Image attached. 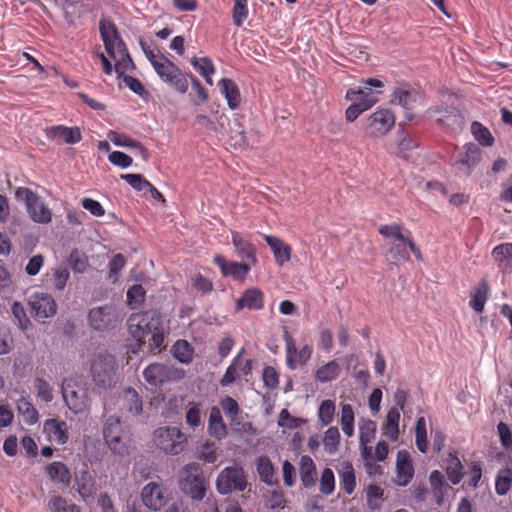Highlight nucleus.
I'll use <instances>...</instances> for the list:
<instances>
[{
    "mask_svg": "<svg viewBox=\"0 0 512 512\" xmlns=\"http://www.w3.org/2000/svg\"><path fill=\"white\" fill-rule=\"evenodd\" d=\"M417 93L411 89L396 88L392 93L391 103L403 107L405 110L413 109Z\"/></svg>",
    "mask_w": 512,
    "mask_h": 512,
    "instance_id": "e433bc0d",
    "label": "nucleus"
},
{
    "mask_svg": "<svg viewBox=\"0 0 512 512\" xmlns=\"http://www.w3.org/2000/svg\"><path fill=\"white\" fill-rule=\"evenodd\" d=\"M489 297V286L486 281L479 282L471 292L469 306L477 313L484 311L485 303Z\"/></svg>",
    "mask_w": 512,
    "mask_h": 512,
    "instance_id": "c85d7f7f",
    "label": "nucleus"
},
{
    "mask_svg": "<svg viewBox=\"0 0 512 512\" xmlns=\"http://www.w3.org/2000/svg\"><path fill=\"white\" fill-rule=\"evenodd\" d=\"M123 409L131 415H140L143 411V403L140 395L134 388H126L122 394Z\"/></svg>",
    "mask_w": 512,
    "mask_h": 512,
    "instance_id": "cd10ccee",
    "label": "nucleus"
},
{
    "mask_svg": "<svg viewBox=\"0 0 512 512\" xmlns=\"http://www.w3.org/2000/svg\"><path fill=\"white\" fill-rule=\"evenodd\" d=\"M188 78L191 81V85H192L193 91H195V93H196V96L192 98V102L195 105H200V104L205 103L206 101H208V98H209L208 92L203 87L201 82L192 73L188 74L187 79Z\"/></svg>",
    "mask_w": 512,
    "mask_h": 512,
    "instance_id": "e2e57ef3",
    "label": "nucleus"
},
{
    "mask_svg": "<svg viewBox=\"0 0 512 512\" xmlns=\"http://www.w3.org/2000/svg\"><path fill=\"white\" fill-rule=\"evenodd\" d=\"M17 411L22 417V421L27 425H33L38 421V411L25 397L17 400Z\"/></svg>",
    "mask_w": 512,
    "mask_h": 512,
    "instance_id": "58836bf2",
    "label": "nucleus"
},
{
    "mask_svg": "<svg viewBox=\"0 0 512 512\" xmlns=\"http://www.w3.org/2000/svg\"><path fill=\"white\" fill-rule=\"evenodd\" d=\"M119 321L118 311L113 305L94 307L88 312V323L97 331L112 330Z\"/></svg>",
    "mask_w": 512,
    "mask_h": 512,
    "instance_id": "9d476101",
    "label": "nucleus"
},
{
    "mask_svg": "<svg viewBox=\"0 0 512 512\" xmlns=\"http://www.w3.org/2000/svg\"><path fill=\"white\" fill-rule=\"evenodd\" d=\"M446 474L449 481L456 485L463 479V465L456 454L450 453L446 459Z\"/></svg>",
    "mask_w": 512,
    "mask_h": 512,
    "instance_id": "4c0bfd02",
    "label": "nucleus"
},
{
    "mask_svg": "<svg viewBox=\"0 0 512 512\" xmlns=\"http://www.w3.org/2000/svg\"><path fill=\"white\" fill-rule=\"evenodd\" d=\"M378 232L384 238L392 240V242L408 241L410 238V232L407 231V235L402 233V227L399 224L393 223L389 225H381L378 228Z\"/></svg>",
    "mask_w": 512,
    "mask_h": 512,
    "instance_id": "a18cd8bd",
    "label": "nucleus"
},
{
    "mask_svg": "<svg viewBox=\"0 0 512 512\" xmlns=\"http://www.w3.org/2000/svg\"><path fill=\"white\" fill-rule=\"evenodd\" d=\"M11 310L14 318L17 320L19 328L22 331L28 330L29 326L31 325V322L28 316L26 315V311L23 305L19 302H14Z\"/></svg>",
    "mask_w": 512,
    "mask_h": 512,
    "instance_id": "338daca9",
    "label": "nucleus"
},
{
    "mask_svg": "<svg viewBox=\"0 0 512 512\" xmlns=\"http://www.w3.org/2000/svg\"><path fill=\"white\" fill-rule=\"evenodd\" d=\"M108 139L117 146L129 147L136 149L144 160L148 159V150L138 141L129 136L110 130L107 134Z\"/></svg>",
    "mask_w": 512,
    "mask_h": 512,
    "instance_id": "a878e982",
    "label": "nucleus"
},
{
    "mask_svg": "<svg viewBox=\"0 0 512 512\" xmlns=\"http://www.w3.org/2000/svg\"><path fill=\"white\" fill-rule=\"evenodd\" d=\"M161 322L160 313L150 310L131 314L127 320V327L129 333L140 347L145 343V338L152 331H155L157 327L161 326Z\"/></svg>",
    "mask_w": 512,
    "mask_h": 512,
    "instance_id": "f03ea898",
    "label": "nucleus"
},
{
    "mask_svg": "<svg viewBox=\"0 0 512 512\" xmlns=\"http://www.w3.org/2000/svg\"><path fill=\"white\" fill-rule=\"evenodd\" d=\"M247 480L243 468L231 466L224 468L216 480V488L220 494H229L232 491H244Z\"/></svg>",
    "mask_w": 512,
    "mask_h": 512,
    "instance_id": "6e6552de",
    "label": "nucleus"
},
{
    "mask_svg": "<svg viewBox=\"0 0 512 512\" xmlns=\"http://www.w3.org/2000/svg\"><path fill=\"white\" fill-rule=\"evenodd\" d=\"M471 133L479 145L483 147H491L495 142V139L489 129L478 121L472 122Z\"/></svg>",
    "mask_w": 512,
    "mask_h": 512,
    "instance_id": "79ce46f5",
    "label": "nucleus"
},
{
    "mask_svg": "<svg viewBox=\"0 0 512 512\" xmlns=\"http://www.w3.org/2000/svg\"><path fill=\"white\" fill-rule=\"evenodd\" d=\"M177 370L163 363H152L143 371L146 382L152 386H161L164 383L175 379Z\"/></svg>",
    "mask_w": 512,
    "mask_h": 512,
    "instance_id": "f8f14e48",
    "label": "nucleus"
},
{
    "mask_svg": "<svg viewBox=\"0 0 512 512\" xmlns=\"http://www.w3.org/2000/svg\"><path fill=\"white\" fill-rule=\"evenodd\" d=\"M408 248L406 241L391 242L388 252L394 260L408 261L410 259Z\"/></svg>",
    "mask_w": 512,
    "mask_h": 512,
    "instance_id": "052dcab7",
    "label": "nucleus"
},
{
    "mask_svg": "<svg viewBox=\"0 0 512 512\" xmlns=\"http://www.w3.org/2000/svg\"><path fill=\"white\" fill-rule=\"evenodd\" d=\"M213 262L220 268L223 276H230L237 281L245 280L252 267L249 263H245L243 261H227L221 255H216L213 259Z\"/></svg>",
    "mask_w": 512,
    "mask_h": 512,
    "instance_id": "2eb2a0df",
    "label": "nucleus"
},
{
    "mask_svg": "<svg viewBox=\"0 0 512 512\" xmlns=\"http://www.w3.org/2000/svg\"><path fill=\"white\" fill-rule=\"evenodd\" d=\"M283 340L285 342L286 365L289 369L295 370L298 366H303L310 360L313 347L306 344L298 350L295 340L286 326L283 327Z\"/></svg>",
    "mask_w": 512,
    "mask_h": 512,
    "instance_id": "1a4fd4ad",
    "label": "nucleus"
},
{
    "mask_svg": "<svg viewBox=\"0 0 512 512\" xmlns=\"http://www.w3.org/2000/svg\"><path fill=\"white\" fill-rule=\"evenodd\" d=\"M154 70L160 79L175 89L177 92L184 94L188 90V74H185L172 61L166 57H162V61L154 64Z\"/></svg>",
    "mask_w": 512,
    "mask_h": 512,
    "instance_id": "423d86ee",
    "label": "nucleus"
},
{
    "mask_svg": "<svg viewBox=\"0 0 512 512\" xmlns=\"http://www.w3.org/2000/svg\"><path fill=\"white\" fill-rule=\"evenodd\" d=\"M242 349L232 360L228 368L226 369L225 374L220 380V385L222 387H226L232 383H234L241 376H247L252 371V361L245 360L241 357Z\"/></svg>",
    "mask_w": 512,
    "mask_h": 512,
    "instance_id": "ddd939ff",
    "label": "nucleus"
},
{
    "mask_svg": "<svg viewBox=\"0 0 512 512\" xmlns=\"http://www.w3.org/2000/svg\"><path fill=\"white\" fill-rule=\"evenodd\" d=\"M512 486V469H501L495 479V491L498 495H506Z\"/></svg>",
    "mask_w": 512,
    "mask_h": 512,
    "instance_id": "09e8293b",
    "label": "nucleus"
},
{
    "mask_svg": "<svg viewBox=\"0 0 512 512\" xmlns=\"http://www.w3.org/2000/svg\"><path fill=\"white\" fill-rule=\"evenodd\" d=\"M124 179L133 189L139 192H159L149 181L140 174H125Z\"/></svg>",
    "mask_w": 512,
    "mask_h": 512,
    "instance_id": "de8ad7c7",
    "label": "nucleus"
},
{
    "mask_svg": "<svg viewBox=\"0 0 512 512\" xmlns=\"http://www.w3.org/2000/svg\"><path fill=\"white\" fill-rule=\"evenodd\" d=\"M415 443L418 450L426 453L428 449L426 420L424 417H419L415 425Z\"/></svg>",
    "mask_w": 512,
    "mask_h": 512,
    "instance_id": "5fc2aeb1",
    "label": "nucleus"
},
{
    "mask_svg": "<svg viewBox=\"0 0 512 512\" xmlns=\"http://www.w3.org/2000/svg\"><path fill=\"white\" fill-rule=\"evenodd\" d=\"M232 244L238 258L243 262L249 263L251 266L257 264L256 246L249 240L245 239L239 232L231 233Z\"/></svg>",
    "mask_w": 512,
    "mask_h": 512,
    "instance_id": "dca6fc26",
    "label": "nucleus"
},
{
    "mask_svg": "<svg viewBox=\"0 0 512 512\" xmlns=\"http://www.w3.org/2000/svg\"><path fill=\"white\" fill-rule=\"evenodd\" d=\"M354 411L350 404H343L341 407L340 425L343 433L347 437L354 434Z\"/></svg>",
    "mask_w": 512,
    "mask_h": 512,
    "instance_id": "3c124183",
    "label": "nucleus"
},
{
    "mask_svg": "<svg viewBox=\"0 0 512 512\" xmlns=\"http://www.w3.org/2000/svg\"><path fill=\"white\" fill-rule=\"evenodd\" d=\"M377 425L373 420L361 418L359 420V443H371L376 436Z\"/></svg>",
    "mask_w": 512,
    "mask_h": 512,
    "instance_id": "8fccbe9b",
    "label": "nucleus"
},
{
    "mask_svg": "<svg viewBox=\"0 0 512 512\" xmlns=\"http://www.w3.org/2000/svg\"><path fill=\"white\" fill-rule=\"evenodd\" d=\"M414 476V467L410 454L406 450H400L396 456V479L399 486H407Z\"/></svg>",
    "mask_w": 512,
    "mask_h": 512,
    "instance_id": "f3484780",
    "label": "nucleus"
},
{
    "mask_svg": "<svg viewBox=\"0 0 512 512\" xmlns=\"http://www.w3.org/2000/svg\"><path fill=\"white\" fill-rule=\"evenodd\" d=\"M345 98L355 100L362 106L367 105L368 109L378 102V97L371 91L369 87L351 88L347 90Z\"/></svg>",
    "mask_w": 512,
    "mask_h": 512,
    "instance_id": "7c9ffc66",
    "label": "nucleus"
},
{
    "mask_svg": "<svg viewBox=\"0 0 512 512\" xmlns=\"http://www.w3.org/2000/svg\"><path fill=\"white\" fill-rule=\"evenodd\" d=\"M335 489V476L330 468L322 471L320 478V491L325 495H330Z\"/></svg>",
    "mask_w": 512,
    "mask_h": 512,
    "instance_id": "69168bd1",
    "label": "nucleus"
},
{
    "mask_svg": "<svg viewBox=\"0 0 512 512\" xmlns=\"http://www.w3.org/2000/svg\"><path fill=\"white\" fill-rule=\"evenodd\" d=\"M172 353L179 362L188 364L193 359L194 349L187 340H178L172 346Z\"/></svg>",
    "mask_w": 512,
    "mask_h": 512,
    "instance_id": "c03bdc74",
    "label": "nucleus"
},
{
    "mask_svg": "<svg viewBox=\"0 0 512 512\" xmlns=\"http://www.w3.org/2000/svg\"><path fill=\"white\" fill-rule=\"evenodd\" d=\"M335 414V403L332 400H324L321 402L318 409V420L319 422L327 426L329 425L334 418Z\"/></svg>",
    "mask_w": 512,
    "mask_h": 512,
    "instance_id": "4d7b16f0",
    "label": "nucleus"
},
{
    "mask_svg": "<svg viewBox=\"0 0 512 512\" xmlns=\"http://www.w3.org/2000/svg\"><path fill=\"white\" fill-rule=\"evenodd\" d=\"M208 430L211 436L218 439L225 437L227 434V428L223 422L221 411L216 406L210 410Z\"/></svg>",
    "mask_w": 512,
    "mask_h": 512,
    "instance_id": "72a5a7b5",
    "label": "nucleus"
},
{
    "mask_svg": "<svg viewBox=\"0 0 512 512\" xmlns=\"http://www.w3.org/2000/svg\"><path fill=\"white\" fill-rule=\"evenodd\" d=\"M28 211L32 219L39 223H48L51 221L50 210L38 200L36 194H26Z\"/></svg>",
    "mask_w": 512,
    "mask_h": 512,
    "instance_id": "393cba45",
    "label": "nucleus"
},
{
    "mask_svg": "<svg viewBox=\"0 0 512 512\" xmlns=\"http://www.w3.org/2000/svg\"><path fill=\"white\" fill-rule=\"evenodd\" d=\"M78 492L83 498L92 497L96 492V484L92 476L87 472H82L76 479Z\"/></svg>",
    "mask_w": 512,
    "mask_h": 512,
    "instance_id": "49530a36",
    "label": "nucleus"
},
{
    "mask_svg": "<svg viewBox=\"0 0 512 512\" xmlns=\"http://www.w3.org/2000/svg\"><path fill=\"white\" fill-rule=\"evenodd\" d=\"M99 32L105 48H108L110 46L111 39H115L116 35L119 34L114 22L107 18L100 20Z\"/></svg>",
    "mask_w": 512,
    "mask_h": 512,
    "instance_id": "864d4df0",
    "label": "nucleus"
},
{
    "mask_svg": "<svg viewBox=\"0 0 512 512\" xmlns=\"http://www.w3.org/2000/svg\"><path fill=\"white\" fill-rule=\"evenodd\" d=\"M384 491L378 485H370L367 489V504L371 510L380 508L379 500L383 498Z\"/></svg>",
    "mask_w": 512,
    "mask_h": 512,
    "instance_id": "774afa93",
    "label": "nucleus"
},
{
    "mask_svg": "<svg viewBox=\"0 0 512 512\" xmlns=\"http://www.w3.org/2000/svg\"><path fill=\"white\" fill-rule=\"evenodd\" d=\"M14 349L12 333L6 325H0V355L10 353Z\"/></svg>",
    "mask_w": 512,
    "mask_h": 512,
    "instance_id": "0e129e2a",
    "label": "nucleus"
},
{
    "mask_svg": "<svg viewBox=\"0 0 512 512\" xmlns=\"http://www.w3.org/2000/svg\"><path fill=\"white\" fill-rule=\"evenodd\" d=\"M339 373V364L335 360H332L315 371V379L319 382L326 383L335 380L339 376Z\"/></svg>",
    "mask_w": 512,
    "mask_h": 512,
    "instance_id": "37998d69",
    "label": "nucleus"
},
{
    "mask_svg": "<svg viewBox=\"0 0 512 512\" xmlns=\"http://www.w3.org/2000/svg\"><path fill=\"white\" fill-rule=\"evenodd\" d=\"M395 125V115L390 109L380 108L366 118L364 131L370 138L385 136Z\"/></svg>",
    "mask_w": 512,
    "mask_h": 512,
    "instance_id": "0eeeda50",
    "label": "nucleus"
},
{
    "mask_svg": "<svg viewBox=\"0 0 512 512\" xmlns=\"http://www.w3.org/2000/svg\"><path fill=\"white\" fill-rule=\"evenodd\" d=\"M191 64L197 70V72L205 79L206 83L212 86V75L215 73V67L211 59L208 57H193L191 59Z\"/></svg>",
    "mask_w": 512,
    "mask_h": 512,
    "instance_id": "ea45409f",
    "label": "nucleus"
},
{
    "mask_svg": "<svg viewBox=\"0 0 512 512\" xmlns=\"http://www.w3.org/2000/svg\"><path fill=\"white\" fill-rule=\"evenodd\" d=\"M117 364L112 355L99 353L94 356L91 363V375L94 383L103 389L114 386L117 382Z\"/></svg>",
    "mask_w": 512,
    "mask_h": 512,
    "instance_id": "7ed1b4c3",
    "label": "nucleus"
},
{
    "mask_svg": "<svg viewBox=\"0 0 512 512\" xmlns=\"http://www.w3.org/2000/svg\"><path fill=\"white\" fill-rule=\"evenodd\" d=\"M263 307L264 294L258 288L246 289L236 302L237 310H242L243 308H247L249 310H260Z\"/></svg>",
    "mask_w": 512,
    "mask_h": 512,
    "instance_id": "4be33fe9",
    "label": "nucleus"
},
{
    "mask_svg": "<svg viewBox=\"0 0 512 512\" xmlns=\"http://www.w3.org/2000/svg\"><path fill=\"white\" fill-rule=\"evenodd\" d=\"M180 487L186 495L194 500H202L205 497V478L198 463L192 462L183 468Z\"/></svg>",
    "mask_w": 512,
    "mask_h": 512,
    "instance_id": "39448f33",
    "label": "nucleus"
},
{
    "mask_svg": "<svg viewBox=\"0 0 512 512\" xmlns=\"http://www.w3.org/2000/svg\"><path fill=\"white\" fill-rule=\"evenodd\" d=\"M481 149L475 143H467L463 146V151L459 153L455 166L464 174L469 175L481 161Z\"/></svg>",
    "mask_w": 512,
    "mask_h": 512,
    "instance_id": "4468645a",
    "label": "nucleus"
},
{
    "mask_svg": "<svg viewBox=\"0 0 512 512\" xmlns=\"http://www.w3.org/2000/svg\"><path fill=\"white\" fill-rule=\"evenodd\" d=\"M45 471L52 481H57L61 484L68 485L71 480V473L69 468L60 461H54L48 464Z\"/></svg>",
    "mask_w": 512,
    "mask_h": 512,
    "instance_id": "f704fd0d",
    "label": "nucleus"
},
{
    "mask_svg": "<svg viewBox=\"0 0 512 512\" xmlns=\"http://www.w3.org/2000/svg\"><path fill=\"white\" fill-rule=\"evenodd\" d=\"M69 277L70 273L66 267H58L46 273L45 282L48 286L58 291H63Z\"/></svg>",
    "mask_w": 512,
    "mask_h": 512,
    "instance_id": "2f4dec72",
    "label": "nucleus"
},
{
    "mask_svg": "<svg viewBox=\"0 0 512 512\" xmlns=\"http://www.w3.org/2000/svg\"><path fill=\"white\" fill-rule=\"evenodd\" d=\"M29 306L32 316L37 321L54 316L57 309L54 298L42 292H36L30 297Z\"/></svg>",
    "mask_w": 512,
    "mask_h": 512,
    "instance_id": "9b49d317",
    "label": "nucleus"
},
{
    "mask_svg": "<svg viewBox=\"0 0 512 512\" xmlns=\"http://www.w3.org/2000/svg\"><path fill=\"white\" fill-rule=\"evenodd\" d=\"M43 431L50 442H55L58 445L66 444L69 439L67 423L58 418L45 420L43 424Z\"/></svg>",
    "mask_w": 512,
    "mask_h": 512,
    "instance_id": "a211bd4d",
    "label": "nucleus"
},
{
    "mask_svg": "<svg viewBox=\"0 0 512 512\" xmlns=\"http://www.w3.org/2000/svg\"><path fill=\"white\" fill-rule=\"evenodd\" d=\"M64 401L67 407L74 413L80 414L88 410L89 399L84 391H75L63 388Z\"/></svg>",
    "mask_w": 512,
    "mask_h": 512,
    "instance_id": "412c9836",
    "label": "nucleus"
},
{
    "mask_svg": "<svg viewBox=\"0 0 512 512\" xmlns=\"http://www.w3.org/2000/svg\"><path fill=\"white\" fill-rule=\"evenodd\" d=\"M103 439L110 451L118 456H128L132 451V432L119 416H108L102 427Z\"/></svg>",
    "mask_w": 512,
    "mask_h": 512,
    "instance_id": "f257e3e1",
    "label": "nucleus"
},
{
    "mask_svg": "<svg viewBox=\"0 0 512 512\" xmlns=\"http://www.w3.org/2000/svg\"><path fill=\"white\" fill-rule=\"evenodd\" d=\"M399 419V409L396 407H391L387 412L386 419L382 427L383 435H385L391 441H396L398 439Z\"/></svg>",
    "mask_w": 512,
    "mask_h": 512,
    "instance_id": "c756f323",
    "label": "nucleus"
},
{
    "mask_svg": "<svg viewBox=\"0 0 512 512\" xmlns=\"http://www.w3.org/2000/svg\"><path fill=\"white\" fill-rule=\"evenodd\" d=\"M398 156L401 158H407V152L418 147V140L406 133L405 131L398 132Z\"/></svg>",
    "mask_w": 512,
    "mask_h": 512,
    "instance_id": "603ef678",
    "label": "nucleus"
},
{
    "mask_svg": "<svg viewBox=\"0 0 512 512\" xmlns=\"http://www.w3.org/2000/svg\"><path fill=\"white\" fill-rule=\"evenodd\" d=\"M146 291L140 284H135L127 291V303L135 309L145 301Z\"/></svg>",
    "mask_w": 512,
    "mask_h": 512,
    "instance_id": "6e6d98bb",
    "label": "nucleus"
},
{
    "mask_svg": "<svg viewBox=\"0 0 512 512\" xmlns=\"http://www.w3.org/2000/svg\"><path fill=\"white\" fill-rule=\"evenodd\" d=\"M491 255L498 262L499 268L512 269V242L497 245L493 248Z\"/></svg>",
    "mask_w": 512,
    "mask_h": 512,
    "instance_id": "c9c22d12",
    "label": "nucleus"
},
{
    "mask_svg": "<svg viewBox=\"0 0 512 512\" xmlns=\"http://www.w3.org/2000/svg\"><path fill=\"white\" fill-rule=\"evenodd\" d=\"M340 441V433L337 427H329L323 437V445L328 453L336 451Z\"/></svg>",
    "mask_w": 512,
    "mask_h": 512,
    "instance_id": "680f3d73",
    "label": "nucleus"
},
{
    "mask_svg": "<svg viewBox=\"0 0 512 512\" xmlns=\"http://www.w3.org/2000/svg\"><path fill=\"white\" fill-rule=\"evenodd\" d=\"M154 444L164 453L178 455L184 450L186 435L178 427H159L153 434Z\"/></svg>",
    "mask_w": 512,
    "mask_h": 512,
    "instance_id": "20e7f679",
    "label": "nucleus"
},
{
    "mask_svg": "<svg viewBox=\"0 0 512 512\" xmlns=\"http://www.w3.org/2000/svg\"><path fill=\"white\" fill-rule=\"evenodd\" d=\"M143 504L151 510L158 511L166 504V496L162 487L150 482L145 485L141 492Z\"/></svg>",
    "mask_w": 512,
    "mask_h": 512,
    "instance_id": "6ab92c4d",
    "label": "nucleus"
},
{
    "mask_svg": "<svg viewBox=\"0 0 512 512\" xmlns=\"http://www.w3.org/2000/svg\"><path fill=\"white\" fill-rule=\"evenodd\" d=\"M264 240L270 247L277 265L283 266L285 263L291 260L292 248L289 244L285 243L282 239L272 235H265Z\"/></svg>",
    "mask_w": 512,
    "mask_h": 512,
    "instance_id": "aec40b11",
    "label": "nucleus"
},
{
    "mask_svg": "<svg viewBox=\"0 0 512 512\" xmlns=\"http://www.w3.org/2000/svg\"><path fill=\"white\" fill-rule=\"evenodd\" d=\"M300 480L305 488H311L316 483V466L312 458L303 455L299 463Z\"/></svg>",
    "mask_w": 512,
    "mask_h": 512,
    "instance_id": "bb28decb",
    "label": "nucleus"
},
{
    "mask_svg": "<svg viewBox=\"0 0 512 512\" xmlns=\"http://www.w3.org/2000/svg\"><path fill=\"white\" fill-rule=\"evenodd\" d=\"M249 14L247 0H234L232 11L233 23L237 27H241Z\"/></svg>",
    "mask_w": 512,
    "mask_h": 512,
    "instance_id": "bf43d9fd",
    "label": "nucleus"
},
{
    "mask_svg": "<svg viewBox=\"0 0 512 512\" xmlns=\"http://www.w3.org/2000/svg\"><path fill=\"white\" fill-rule=\"evenodd\" d=\"M340 487L348 495L352 494L356 486V477L353 465L346 461L339 470Z\"/></svg>",
    "mask_w": 512,
    "mask_h": 512,
    "instance_id": "473e14b6",
    "label": "nucleus"
},
{
    "mask_svg": "<svg viewBox=\"0 0 512 512\" xmlns=\"http://www.w3.org/2000/svg\"><path fill=\"white\" fill-rule=\"evenodd\" d=\"M46 135L49 139H61L68 144L78 143L82 139V135L78 127H66L63 125L48 128Z\"/></svg>",
    "mask_w": 512,
    "mask_h": 512,
    "instance_id": "5701e85b",
    "label": "nucleus"
},
{
    "mask_svg": "<svg viewBox=\"0 0 512 512\" xmlns=\"http://www.w3.org/2000/svg\"><path fill=\"white\" fill-rule=\"evenodd\" d=\"M221 94L225 97L228 107L232 110L239 108L241 103V93L237 84L228 78H222L218 82Z\"/></svg>",
    "mask_w": 512,
    "mask_h": 512,
    "instance_id": "b1692460",
    "label": "nucleus"
},
{
    "mask_svg": "<svg viewBox=\"0 0 512 512\" xmlns=\"http://www.w3.org/2000/svg\"><path fill=\"white\" fill-rule=\"evenodd\" d=\"M202 403L189 402L185 415L186 423L191 427H197L201 424Z\"/></svg>",
    "mask_w": 512,
    "mask_h": 512,
    "instance_id": "13d9d810",
    "label": "nucleus"
},
{
    "mask_svg": "<svg viewBox=\"0 0 512 512\" xmlns=\"http://www.w3.org/2000/svg\"><path fill=\"white\" fill-rule=\"evenodd\" d=\"M257 473L262 482L267 485H273L275 483L274 480V466L271 460L267 456H261L257 459L256 463Z\"/></svg>",
    "mask_w": 512,
    "mask_h": 512,
    "instance_id": "a19ab883",
    "label": "nucleus"
}]
</instances>
